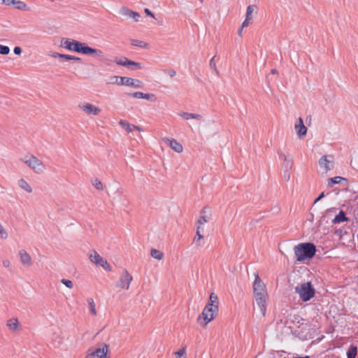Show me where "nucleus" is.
I'll list each match as a JSON object with an SVG mask.
<instances>
[{
  "label": "nucleus",
  "instance_id": "2f4dec72",
  "mask_svg": "<svg viewBox=\"0 0 358 358\" xmlns=\"http://www.w3.org/2000/svg\"><path fill=\"white\" fill-rule=\"evenodd\" d=\"M87 303H88V305H89L90 313L92 315H96V309H95V303H94V300L92 299H87Z\"/></svg>",
  "mask_w": 358,
  "mask_h": 358
},
{
  "label": "nucleus",
  "instance_id": "c03bdc74",
  "mask_svg": "<svg viewBox=\"0 0 358 358\" xmlns=\"http://www.w3.org/2000/svg\"><path fill=\"white\" fill-rule=\"evenodd\" d=\"M100 266L103 267L104 269H106L107 271H110V269H111L110 266L109 265L108 262L105 259L103 260V263H101L100 264Z\"/></svg>",
  "mask_w": 358,
  "mask_h": 358
},
{
  "label": "nucleus",
  "instance_id": "39448f33",
  "mask_svg": "<svg viewBox=\"0 0 358 358\" xmlns=\"http://www.w3.org/2000/svg\"><path fill=\"white\" fill-rule=\"evenodd\" d=\"M295 292L303 301L310 300L315 294V288L310 282H306L295 287Z\"/></svg>",
  "mask_w": 358,
  "mask_h": 358
},
{
  "label": "nucleus",
  "instance_id": "de8ad7c7",
  "mask_svg": "<svg viewBox=\"0 0 358 358\" xmlns=\"http://www.w3.org/2000/svg\"><path fill=\"white\" fill-rule=\"evenodd\" d=\"M323 197H324V192H322L314 201V203H316L319 201H320Z\"/></svg>",
  "mask_w": 358,
  "mask_h": 358
},
{
  "label": "nucleus",
  "instance_id": "473e14b6",
  "mask_svg": "<svg viewBox=\"0 0 358 358\" xmlns=\"http://www.w3.org/2000/svg\"><path fill=\"white\" fill-rule=\"evenodd\" d=\"M92 185H94V187L96 189H98V190L103 189V185H102L101 182L99 179L94 178V179L92 180Z\"/></svg>",
  "mask_w": 358,
  "mask_h": 358
},
{
  "label": "nucleus",
  "instance_id": "ddd939ff",
  "mask_svg": "<svg viewBox=\"0 0 358 358\" xmlns=\"http://www.w3.org/2000/svg\"><path fill=\"white\" fill-rule=\"evenodd\" d=\"M279 157L283 159V170H291L293 166V157L292 155H285L282 152H278Z\"/></svg>",
  "mask_w": 358,
  "mask_h": 358
},
{
  "label": "nucleus",
  "instance_id": "79ce46f5",
  "mask_svg": "<svg viewBox=\"0 0 358 358\" xmlns=\"http://www.w3.org/2000/svg\"><path fill=\"white\" fill-rule=\"evenodd\" d=\"M129 95L136 99H143V93L141 92H136L134 93L129 94Z\"/></svg>",
  "mask_w": 358,
  "mask_h": 358
},
{
  "label": "nucleus",
  "instance_id": "49530a36",
  "mask_svg": "<svg viewBox=\"0 0 358 358\" xmlns=\"http://www.w3.org/2000/svg\"><path fill=\"white\" fill-rule=\"evenodd\" d=\"M290 170H284V178L286 179V180H289L290 178Z\"/></svg>",
  "mask_w": 358,
  "mask_h": 358
},
{
  "label": "nucleus",
  "instance_id": "4468645a",
  "mask_svg": "<svg viewBox=\"0 0 358 358\" xmlns=\"http://www.w3.org/2000/svg\"><path fill=\"white\" fill-rule=\"evenodd\" d=\"M0 3L3 5H13L18 10H24L27 8V4L22 1L17 0H0Z\"/></svg>",
  "mask_w": 358,
  "mask_h": 358
},
{
  "label": "nucleus",
  "instance_id": "c756f323",
  "mask_svg": "<svg viewBox=\"0 0 358 358\" xmlns=\"http://www.w3.org/2000/svg\"><path fill=\"white\" fill-rule=\"evenodd\" d=\"M131 44L134 46H138L140 48H148V44L145 43L143 41L137 40V39H132L131 40Z\"/></svg>",
  "mask_w": 358,
  "mask_h": 358
},
{
  "label": "nucleus",
  "instance_id": "412c9836",
  "mask_svg": "<svg viewBox=\"0 0 358 358\" xmlns=\"http://www.w3.org/2000/svg\"><path fill=\"white\" fill-rule=\"evenodd\" d=\"M169 142L170 147L176 152L180 153L182 152V146L175 139H166Z\"/></svg>",
  "mask_w": 358,
  "mask_h": 358
},
{
  "label": "nucleus",
  "instance_id": "6ab92c4d",
  "mask_svg": "<svg viewBox=\"0 0 358 358\" xmlns=\"http://www.w3.org/2000/svg\"><path fill=\"white\" fill-rule=\"evenodd\" d=\"M21 263L23 265L30 266L31 265V258L30 255L24 250H21L19 252Z\"/></svg>",
  "mask_w": 358,
  "mask_h": 358
},
{
  "label": "nucleus",
  "instance_id": "dca6fc26",
  "mask_svg": "<svg viewBox=\"0 0 358 358\" xmlns=\"http://www.w3.org/2000/svg\"><path fill=\"white\" fill-rule=\"evenodd\" d=\"M51 57L53 58L59 59V60L61 62H64L66 61L69 60H75V61H80L81 59L80 57L69 55H64V54H60L58 52H52L51 55Z\"/></svg>",
  "mask_w": 358,
  "mask_h": 358
},
{
  "label": "nucleus",
  "instance_id": "a211bd4d",
  "mask_svg": "<svg viewBox=\"0 0 358 358\" xmlns=\"http://www.w3.org/2000/svg\"><path fill=\"white\" fill-rule=\"evenodd\" d=\"M295 129L300 138L304 137L307 134V127L304 125L303 120L301 117L299 118V124H295Z\"/></svg>",
  "mask_w": 358,
  "mask_h": 358
},
{
  "label": "nucleus",
  "instance_id": "72a5a7b5",
  "mask_svg": "<svg viewBox=\"0 0 358 358\" xmlns=\"http://www.w3.org/2000/svg\"><path fill=\"white\" fill-rule=\"evenodd\" d=\"M143 99L155 102L157 101V97L154 94H144Z\"/></svg>",
  "mask_w": 358,
  "mask_h": 358
},
{
  "label": "nucleus",
  "instance_id": "0eeeda50",
  "mask_svg": "<svg viewBox=\"0 0 358 358\" xmlns=\"http://www.w3.org/2000/svg\"><path fill=\"white\" fill-rule=\"evenodd\" d=\"M114 62L118 65L125 66L131 70L141 69V63L129 60L127 57H122L120 59L115 58Z\"/></svg>",
  "mask_w": 358,
  "mask_h": 358
},
{
  "label": "nucleus",
  "instance_id": "6e6552de",
  "mask_svg": "<svg viewBox=\"0 0 358 358\" xmlns=\"http://www.w3.org/2000/svg\"><path fill=\"white\" fill-rule=\"evenodd\" d=\"M108 350V345L101 343L98 348L89 352L85 358H105Z\"/></svg>",
  "mask_w": 358,
  "mask_h": 358
},
{
  "label": "nucleus",
  "instance_id": "37998d69",
  "mask_svg": "<svg viewBox=\"0 0 358 358\" xmlns=\"http://www.w3.org/2000/svg\"><path fill=\"white\" fill-rule=\"evenodd\" d=\"M164 72L171 78L176 75V71L173 69H166L164 71Z\"/></svg>",
  "mask_w": 358,
  "mask_h": 358
},
{
  "label": "nucleus",
  "instance_id": "4be33fe9",
  "mask_svg": "<svg viewBox=\"0 0 358 358\" xmlns=\"http://www.w3.org/2000/svg\"><path fill=\"white\" fill-rule=\"evenodd\" d=\"M349 218L346 216L345 213L343 210H341L338 215H336L334 219L332 220L333 224L341 223L343 222L348 221Z\"/></svg>",
  "mask_w": 358,
  "mask_h": 358
},
{
  "label": "nucleus",
  "instance_id": "f3484780",
  "mask_svg": "<svg viewBox=\"0 0 358 358\" xmlns=\"http://www.w3.org/2000/svg\"><path fill=\"white\" fill-rule=\"evenodd\" d=\"M210 213L209 208L206 206L201 211V215L199 219L197 221V224L199 226L203 224V223H206L210 220Z\"/></svg>",
  "mask_w": 358,
  "mask_h": 358
},
{
  "label": "nucleus",
  "instance_id": "cd10ccee",
  "mask_svg": "<svg viewBox=\"0 0 358 358\" xmlns=\"http://www.w3.org/2000/svg\"><path fill=\"white\" fill-rule=\"evenodd\" d=\"M19 186L24 189L26 192L31 193L32 192V188L27 183V182L24 179H20L18 182Z\"/></svg>",
  "mask_w": 358,
  "mask_h": 358
},
{
  "label": "nucleus",
  "instance_id": "f704fd0d",
  "mask_svg": "<svg viewBox=\"0 0 358 358\" xmlns=\"http://www.w3.org/2000/svg\"><path fill=\"white\" fill-rule=\"evenodd\" d=\"M10 52V48L8 46L0 45V54L3 55H8Z\"/></svg>",
  "mask_w": 358,
  "mask_h": 358
},
{
  "label": "nucleus",
  "instance_id": "b1692460",
  "mask_svg": "<svg viewBox=\"0 0 358 358\" xmlns=\"http://www.w3.org/2000/svg\"><path fill=\"white\" fill-rule=\"evenodd\" d=\"M266 299L267 298H259L256 299L257 303L259 307L260 311L264 316L266 310Z\"/></svg>",
  "mask_w": 358,
  "mask_h": 358
},
{
  "label": "nucleus",
  "instance_id": "8fccbe9b",
  "mask_svg": "<svg viewBox=\"0 0 358 358\" xmlns=\"http://www.w3.org/2000/svg\"><path fill=\"white\" fill-rule=\"evenodd\" d=\"M119 124L120 125L122 126L123 127H125L127 126H128L129 124V123L128 122H127L126 120H121L120 122H119Z\"/></svg>",
  "mask_w": 358,
  "mask_h": 358
},
{
  "label": "nucleus",
  "instance_id": "4c0bfd02",
  "mask_svg": "<svg viewBox=\"0 0 358 358\" xmlns=\"http://www.w3.org/2000/svg\"><path fill=\"white\" fill-rule=\"evenodd\" d=\"M176 357H186L185 348H182L178 352H176Z\"/></svg>",
  "mask_w": 358,
  "mask_h": 358
},
{
  "label": "nucleus",
  "instance_id": "c9c22d12",
  "mask_svg": "<svg viewBox=\"0 0 358 358\" xmlns=\"http://www.w3.org/2000/svg\"><path fill=\"white\" fill-rule=\"evenodd\" d=\"M0 236L3 239H6L8 238V233L3 227L2 224L0 223Z\"/></svg>",
  "mask_w": 358,
  "mask_h": 358
},
{
  "label": "nucleus",
  "instance_id": "7ed1b4c3",
  "mask_svg": "<svg viewBox=\"0 0 358 358\" xmlns=\"http://www.w3.org/2000/svg\"><path fill=\"white\" fill-rule=\"evenodd\" d=\"M294 255L298 262L312 259L316 253V247L313 243H301L294 246Z\"/></svg>",
  "mask_w": 358,
  "mask_h": 358
},
{
  "label": "nucleus",
  "instance_id": "5701e85b",
  "mask_svg": "<svg viewBox=\"0 0 358 358\" xmlns=\"http://www.w3.org/2000/svg\"><path fill=\"white\" fill-rule=\"evenodd\" d=\"M203 238V236L201 233V226H197L196 236L194 238V243H195L197 246H203V242H201V239Z\"/></svg>",
  "mask_w": 358,
  "mask_h": 358
},
{
  "label": "nucleus",
  "instance_id": "864d4df0",
  "mask_svg": "<svg viewBox=\"0 0 358 358\" xmlns=\"http://www.w3.org/2000/svg\"><path fill=\"white\" fill-rule=\"evenodd\" d=\"M144 11L148 15L154 17V14L148 8H145Z\"/></svg>",
  "mask_w": 358,
  "mask_h": 358
},
{
  "label": "nucleus",
  "instance_id": "423d86ee",
  "mask_svg": "<svg viewBox=\"0 0 358 358\" xmlns=\"http://www.w3.org/2000/svg\"><path fill=\"white\" fill-rule=\"evenodd\" d=\"M22 161L36 173H41L45 170L43 162L34 155L26 156Z\"/></svg>",
  "mask_w": 358,
  "mask_h": 358
},
{
  "label": "nucleus",
  "instance_id": "6e6d98bb",
  "mask_svg": "<svg viewBox=\"0 0 358 358\" xmlns=\"http://www.w3.org/2000/svg\"><path fill=\"white\" fill-rule=\"evenodd\" d=\"M271 73L272 74H278V71L275 69H273L271 70Z\"/></svg>",
  "mask_w": 358,
  "mask_h": 358
},
{
  "label": "nucleus",
  "instance_id": "a18cd8bd",
  "mask_svg": "<svg viewBox=\"0 0 358 358\" xmlns=\"http://www.w3.org/2000/svg\"><path fill=\"white\" fill-rule=\"evenodd\" d=\"M13 52L15 55H20L22 53V49L19 46H16L14 48Z\"/></svg>",
  "mask_w": 358,
  "mask_h": 358
},
{
  "label": "nucleus",
  "instance_id": "bb28decb",
  "mask_svg": "<svg viewBox=\"0 0 358 358\" xmlns=\"http://www.w3.org/2000/svg\"><path fill=\"white\" fill-rule=\"evenodd\" d=\"M357 354V346L351 345L347 352L348 358H356Z\"/></svg>",
  "mask_w": 358,
  "mask_h": 358
},
{
  "label": "nucleus",
  "instance_id": "bf43d9fd",
  "mask_svg": "<svg viewBox=\"0 0 358 358\" xmlns=\"http://www.w3.org/2000/svg\"><path fill=\"white\" fill-rule=\"evenodd\" d=\"M200 1H201L202 0H200Z\"/></svg>",
  "mask_w": 358,
  "mask_h": 358
},
{
  "label": "nucleus",
  "instance_id": "ea45409f",
  "mask_svg": "<svg viewBox=\"0 0 358 358\" xmlns=\"http://www.w3.org/2000/svg\"><path fill=\"white\" fill-rule=\"evenodd\" d=\"M254 295H255V299H259V298H268L266 292L254 293Z\"/></svg>",
  "mask_w": 358,
  "mask_h": 358
},
{
  "label": "nucleus",
  "instance_id": "aec40b11",
  "mask_svg": "<svg viewBox=\"0 0 358 358\" xmlns=\"http://www.w3.org/2000/svg\"><path fill=\"white\" fill-rule=\"evenodd\" d=\"M89 258L92 262L97 266H100L103 263L104 259L95 250H93L89 255Z\"/></svg>",
  "mask_w": 358,
  "mask_h": 358
},
{
  "label": "nucleus",
  "instance_id": "e433bc0d",
  "mask_svg": "<svg viewBox=\"0 0 358 358\" xmlns=\"http://www.w3.org/2000/svg\"><path fill=\"white\" fill-rule=\"evenodd\" d=\"M215 56H214L210 59L209 66H210V69L214 70V71L216 73V74H218V71H217V69L216 68V64H215Z\"/></svg>",
  "mask_w": 358,
  "mask_h": 358
},
{
  "label": "nucleus",
  "instance_id": "9d476101",
  "mask_svg": "<svg viewBox=\"0 0 358 358\" xmlns=\"http://www.w3.org/2000/svg\"><path fill=\"white\" fill-rule=\"evenodd\" d=\"M332 155H324L319 159V164L321 168H323L326 171H330L334 169V161Z\"/></svg>",
  "mask_w": 358,
  "mask_h": 358
},
{
  "label": "nucleus",
  "instance_id": "2eb2a0df",
  "mask_svg": "<svg viewBox=\"0 0 358 358\" xmlns=\"http://www.w3.org/2000/svg\"><path fill=\"white\" fill-rule=\"evenodd\" d=\"M120 13L122 15L128 16L129 17L133 18L135 22H138L140 14L137 12L133 11L127 7L122 6L120 10Z\"/></svg>",
  "mask_w": 358,
  "mask_h": 358
},
{
  "label": "nucleus",
  "instance_id": "3c124183",
  "mask_svg": "<svg viewBox=\"0 0 358 358\" xmlns=\"http://www.w3.org/2000/svg\"><path fill=\"white\" fill-rule=\"evenodd\" d=\"M132 125L133 124H129L128 126L126 127V131H127V133H130L134 130Z\"/></svg>",
  "mask_w": 358,
  "mask_h": 358
},
{
  "label": "nucleus",
  "instance_id": "a19ab883",
  "mask_svg": "<svg viewBox=\"0 0 358 358\" xmlns=\"http://www.w3.org/2000/svg\"><path fill=\"white\" fill-rule=\"evenodd\" d=\"M253 11V8H252V6H248V8H247V11H246V16L245 17L247 18V20H251V14Z\"/></svg>",
  "mask_w": 358,
  "mask_h": 358
},
{
  "label": "nucleus",
  "instance_id": "09e8293b",
  "mask_svg": "<svg viewBox=\"0 0 358 358\" xmlns=\"http://www.w3.org/2000/svg\"><path fill=\"white\" fill-rule=\"evenodd\" d=\"M3 266H4V267H6V268H10V261H9L8 259H4V260L3 261Z\"/></svg>",
  "mask_w": 358,
  "mask_h": 358
},
{
  "label": "nucleus",
  "instance_id": "393cba45",
  "mask_svg": "<svg viewBox=\"0 0 358 358\" xmlns=\"http://www.w3.org/2000/svg\"><path fill=\"white\" fill-rule=\"evenodd\" d=\"M18 324L19 322L17 318H12L7 322V327L11 331H15L17 329Z\"/></svg>",
  "mask_w": 358,
  "mask_h": 358
},
{
  "label": "nucleus",
  "instance_id": "f03ea898",
  "mask_svg": "<svg viewBox=\"0 0 358 358\" xmlns=\"http://www.w3.org/2000/svg\"><path fill=\"white\" fill-rule=\"evenodd\" d=\"M218 298L217 296L212 292L210 294L209 301L203 308L201 315L197 318L198 322L203 327H205L208 322L214 319L218 313Z\"/></svg>",
  "mask_w": 358,
  "mask_h": 358
},
{
  "label": "nucleus",
  "instance_id": "603ef678",
  "mask_svg": "<svg viewBox=\"0 0 358 358\" xmlns=\"http://www.w3.org/2000/svg\"><path fill=\"white\" fill-rule=\"evenodd\" d=\"M249 20H247V18L245 17V20L242 23V25H241L242 28H243L245 27H248L249 25Z\"/></svg>",
  "mask_w": 358,
  "mask_h": 358
},
{
  "label": "nucleus",
  "instance_id": "f257e3e1",
  "mask_svg": "<svg viewBox=\"0 0 358 358\" xmlns=\"http://www.w3.org/2000/svg\"><path fill=\"white\" fill-rule=\"evenodd\" d=\"M62 45L71 51L90 56L103 57V52L99 49L92 48L85 43L70 38H62Z\"/></svg>",
  "mask_w": 358,
  "mask_h": 358
},
{
  "label": "nucleus",
  "instance_id": "9b49d317",
  "mask_svg": "<svg viewBox=\"0 0 358 358\" xmlns=\"http://www.w3.org/2000/svg\"><path fill=\"white\" fill-rule=\"evenodd\" d=\"M79 107L88 115H98L101 110L92 103H85L83 105H80Z\"/></svg>",
  "mask_w": 358,
  "mask_h": 358
},
{
  "label": "nucleus",
  "instance_id": "20e7f679",
  "mask_svg": "<svg viewBox=\"0 0 358 358\" xmlns=\"http://www.w3.org/2000/svg\"><path fill=\"white\" fill-rule=\"evenodd\" d=\"M107 83L116 84L117 85L130 86L134 88H141L143 87V83L140 80L117 76H110Z\"/></svg>",
  "mask_w": 358,
  "mask_h": 358
},
{
  "label": "nucleus",
  "instance_id": "4d7b16f0",
  "mask_svg": "<svg viewBox=\"0 0 358 358\" xmlns=\"http://www.w3.org/2000/svg\"><path fill=\"white\" fill-rule=\"evenodd\" d=\"M243 28H242V27L239 29L238 30V36H241L242 35V30H243Z\"/></svg>",
  "mask_w": 358,
  "mask_h": 358
},
{
  "label": "nucleus",
  "instance_id": "13d9d810",
  "mask_svg": "<svg viewBox=\"0 0 358 358\" xmlns=\"http://www.w3.org/2000/svg\"><path fill=\"white\" fill-rule=\"evenodd\" d=\"M176 358H186V357H176Z\"/></svg>",
  "mask_w": 358,
  "mask_h": 358
},
{
  "label": "nucleus",
  "instance_id": "f8f14e48",
  "mask_svg": "<svg viewBox=\"0 0 358 358\" xmlns=\"http://www.w3.org/2000/svg\"><path fill=\"white\" fill-rule=\"evenodd\" d=\"M266 292V285L259 278L258 273H255V281L253 283V292L259 293Z\"/></svg>",
  "mask_w": 358,
  "mask_h": 358
},
{
  "label": "nucleus",
  "instance_id": "a878e982",
  "mask_svg": "<svg viewBox=\"0 0 358 358\" xmlns=\"http://www.w3.org/2000/svg\"><path fill=\"white\" fill-rule=\"evenodd\" d=\"M342 181L347 182V179L341 176H336L329 179L328 185L331 186L333 184H341Z\"/></svg>",
  "mask_w": 358,
  "mask_h": 358
},
{
  "label": "nucleus",
  "instance_id": "c85d7f7f",
  "mask_svg": "<svg viewBox=\"0 0 358 358\" xmlns=\"http://www.w3.org/2000/svg\"><path fill=\"white\" fill-rule=\"evenodd\" d=\"M180 116L183 117L185 120H189L190 118L200 120L201 116L199 114L196 113H182L180 114Z\"/></svg>",
  "mask_w": 358,
  "mask_h": 358
},
{
  "label": "nucleus",
  "instance_id": "1a4fd4ad",
  "mask_svg": "<svg viewBox=\"0 0 358 358\" xmlns=\"http://www.w3.org/2000/svg\"><path fill=\"white\" fill-rule=\"evenodd\" d=\"M132 279V276L129 273L127 270L124 269L117 287L128 289Z\"/></svg>",
  "mask_w": 358,
  "mask_h": 358
},
{
  "label": "nucleus",
  "instance_id": "7c9ffc66",
  "mask_svg": "<svg viewBox=\"0 0 358 358\" xmlns=\"http://www.w3.org/2000/svg\"><path fill=\"white\" fill-rule=\"evenodd\" d=\"M151 256L156 259L161 260L164 257V254L162 252H161L158 250L152 249L151 250Z\"/></svg>",
  "mask_w": 358,
  "mask_h": 358
},
{
  "label": "nucleus",
  "instance_id": "58836bf2",
  "mask_svg": "<svg viewBox=\"0 0 358 358\" xmlns=\"http://www.w3.org/2000/svg\"><path fill=\"white\" fill-rule=\"evenodd\" d=\"M61 282L66 286L68 288H72L73 286V283L71 280L68 279H62Z\"/></svg>",
  "mask_w": 358,
  "mask_h": 358
},
{
  "label": "nucleus",
  "instance_id": "5fc2aeb1",
  "mask_svg": "<svg viewBox=\"0 0 358 358\" xmlns=\"http://www.w3.org/2000/svg\"><path fill=\"white\" fill-rule=\"evenodd\" d=\"M132 127H133L134 129L137 130L138 131H143V129L141 127H138V126L132 125Z\"/></svg>",
  "mask_w": 358,
  "mask_h": 358
}]
</instances>
